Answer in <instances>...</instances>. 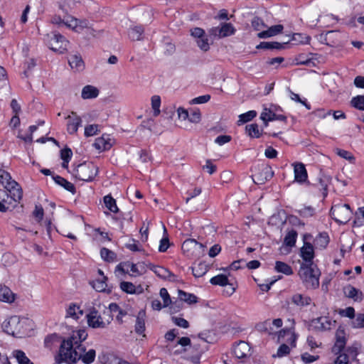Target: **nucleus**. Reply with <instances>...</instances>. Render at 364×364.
Segmentation results:
<instances>
[{"mask_svg": "<svg viewBox=\"0 0 364 364\" xmlns=\"http://www.w3.org/2000/svg\"><path fill=\"white\" fill-rule=\"evenodd\" d=\"M74 338H68L61 341L59 353L55 357V363L60 364L67 363L68 364H77L76 356L77 355V345L73 341Z\"/></svg>", "mask_w": 364, "mask_h": 364, "instance_id": "1", "label": "nucleus"}, {"mask_svg": "<svg viewBox=\"0 0 364 364\" xmlns=\"http://www.w3.org/2000/svg\"><path fill=\"white\" fill-rule=\"evenodd\" d=\"M320 272L314 264H301L299 274L308 288L316 289L319 286Z\"/></svg>", "mask_w": 364, "mask_h": 364, "instance_id": "2", "label": "nucleus"}, {"mask_svg": "<svg viewBox=\"0 0 364 364\" xmlns=\"http://www.w3.org/2000/svg\"><path fill=\"white\" fill-rule=\"evenodd\" d=\"M0 181L4 185L11 198L17 202L23 197V191L20 185L12 179L10 173L4 169H0Z\"/></svg>", "mask_w": 364, "mask_h": 364, "instance_id": "3", "label": "nucleus"}, {"mask_svg": "<svg viewBox=\"0 0 364 364\" xmlns=\"http://www.w3.org/2000/svg\"><path fill=\"white\" fill-rule=\"evenodd\" d=\"M98 174V167L92 162H85L79 164L74 170V175L80 181H92Z\"/></svg>", "mask_w": 364, "mask_h": 364, "instance_id": "4", "label": "nucleus"}, {"mask_svg": "<svg viewBox=\"0 0 364 364\" xmlns=\"http://www.w3.org/2000/svg\"><path fill=\"white\" fill-rule=\"evenodd\" d=\"M353 212L348 204H336L331 207L330 215L339 224H346L350 219Z\"/></svg>", "mask_w": 364, "mask_h": 364, "instance_id": "5", "label": "nucleus"}, {"mask_svg": "<svg viewBox=\"0 0 364 364\" xmlns=\"http://www.w3.org/2000/svg\"><path fill=\"white\" fill-rule=\"evenodd\" d=\"M69 41L59 33H53L50 40L48 42V46L50 50L58 53H64L68 48Z\"/></svg>", "mask_w": 364, "mask_h": 364, "instance_id": "6", "label": "nucleus"}, {"mask_svg": "<svg viewBox=\"0 0 364 364\" xmlns=\"http://www.w3.org/2000/svg\"><path fill=\"white\" fill-rule=\"evenodd\" d=\"M273 176L274 171L272 167L268 164H262L259 167L258 171L254 173L253 180L257 184H264L269 181Z\"/></svg>", "mask_w": 364, "mask_h": 364, "instance_id": "7", "label": "nucleus"}, {"mask_svg": "<svg viewBox=\"0 0 364 364\" xmlns=\"http://www.w3.org/2000/svg\"><path fill=\"white\" fill-rule=\"evenodd\" d=\"M2 328L5 333L13 336H18L21 328L19 317L17 316L10 317L3 323Z\"/></svg>", "mask_w": 364, "mask_h": 364, "instance_id": "8", "label": "nucleus"}, {"mask_svg": "<svg viewBox=\"0 0 364 364\" xmlns=\"http://www.w3.org/2000/svg\"><path fill=\"white\" fill-rule=\"evenodd\" d=\"M77 348V355L76 356V362L77 364H91L94 362L96 352L94 349H90L85 352V347L82 345H79Z\"/></svg>", "mask_w": 364, "mask_h": 364, "instance_id": "9", "label": "nucleus"}, {"mask_svg": "<svg viewBox=\"0 0 364 364\" xmlns=\"http://www.w3.org/2000/svg\"><path fill=\"white\" fill-rule=\"evenodd\" d=\"M147 267L150 270L153 271L160 278H162L164 279H168L171 282L176 280V276L171 272H170L168 269L164 267L154 265L151 263H149L147 264Z\"/></svg>", "mask_w": 364, "mask_h": 364, "instance_id": "10", "label": "nucleus"}, {"mask_svg": "<svg viewBox=\"0 0 364 364\" xmlns=\"http://www.w3.org/2000/svg\"><path fill=\"white\" fill-rule=\"evenodd\" d=\"M260 119L264 122V126L268 125V122L279 120L282 122L287 121V117L283 114H277L274 112V109L272 108H264L261 113Z\"/></svg>", "mask_w": 364, "mask_h": 364, "instance_id": "11", "label": "nucleus"}, {"mask_svg": "<svg viewBox=\"0 0 364 364\" xmlns=\"http://www.w3.org/2000/svg\"><path fill=\"white\" fill-rule=\"evenodd\" d=\"M203 247L204 245L197 242L195 239H187L183 242L181 250L187 257H191L196 250L198 248L203 249Z\"/></svg>", "mask_w": 364, "mask_h": 364, "instance_id": "12", "label": "nucleus"}, {"mask_svg": "<svg viewBox=\"0 0 364 364\" xmlns=\"http://www.w3.org/2000/svg\"><path fill=\"white\" fill-rule=\"evenodd\" d=\"M300 257L305 262L304 264H313L315 254L314 245L311 242H304L300 249Z\"/></svg>", "mask_w": 364, "mask_h": 364, "instance_id": "13", "label": "nucleus"}, {"mask_svg": "<svg viewBox=\"0 0 364 364\" xmlns=\"http://www.w3.org/2000/svg\"><path fill=\"white\" fill-rule=\"evenodd\" d=\"M97 311L93 308L90 312L86 315L87 323L89 326L97 328L105 327V323L102 321V318L100 315L97 314Z\"/></svg>", "mask_w": 364, "mask_h": 364, "instance_id": "14", "label": "nucleus"}, {"mask_svg": "<svg viewBox=\"0 0 364 364\" xmlns=\"http://www.w3.org/2000/svg\"><path fill=\"white\" fill-rule=\"evenodd\" d=\"M343 293L346 297L352 299L355 302H361L363 299V292L350 284L343 288Z\"/></svg>", "mask_w": 364, "mask_h": 364, "instance_id": "15", "label": "nucleus"}, {"mask_svg": "<svg viewBox=\"0 0 364 364\" xmlns=\"http://www.w3.org/2000/svg\"><path fill=\"white\" fill-rule=\"evenodd\" d=\"M294 180L295 181L303 183L307 181L308 174L306 167L302 163H296L294 164Z\"/></svg>", "mask_w": 364, "mask_h": 364, "instance_id": "16", "label": "nucleus"}, {"mask_svg": "<svg viewBox=\"0 0 364 364\" xmlns=\"http://www.w3.org/2000/svg\"><path fill=\"white\" fill-rule=\"evenodd\" d=\"M71 114L67 117L70 119L67 124V130L70 134H74L77 132L79 127L81 125L82 119L74 112H72Z\"/></svg>", "mask_w": 364, "mask_h": 364, "instance_id": "17", "label": "nucleus"}, {"mask_svg": "<svg viewBox=\"0 0 364 364\" xmlns=\"http://www.w3.org/2000/svg\"><path fill=\"white\" fill-rule=\"evenodd\" d=\"M336 341L332 348V350L336 354L340 353L346 346V339L345 337V332L343 330H337L336 333Z\"/></svg>", "mask_w": 364, "mask_h": 364, "instance_id": "18", "label": "nucleus"}, {"mask_svg": "<svg viewBox=\"0 0 364 364\" xmlns=\"http://www.w3.org/2000/svg\"><path fill=\"white\" fill-rule=\"evenodd\" d=\"M68 63L75 71H82L85 69V63L79 53L71 55L68 58Z\"/></svg>", "mask_w": 364, "mask_h": 364, "instance_id": "19", "label": "nucleus"}, {"mask_svg": "<svg viewBox=\"0 0 364 364\" xmlns=\"http://www.w3.org/2000/svg\"><path fill=\"white\" fill-rule=\"evenodd\" d=\"M284 29V26L281 24L272 26L266 31H262L257 33V37L259 38H267L272 37L281 33Z\"/></svg>", "mask_w": 364, "mask_h": 364, "instance_id": "20", "label": "nucleus"}, {"mask_svg": "<svg viewBox=\"0 0 364 364\" xmlns=\"http://www.w3.org/2000/svg\"><path fill=\"white\" fill-rule=\"evenodd\" d=\"M311 301L310 296L301 294H295L291 297V302L300 308L310 305Z\"/></svg>", "mask_w": 364, "mask_h": 364, "instance_id": "21", "label": "nucleus"}, {"mask_svg": "<svg viewBox=\"0 0 364 364\" xmlns=\"http://www.w3.org/2000/svg\"><path fill=\"white\" fill-rule=\"evenodd\" d=\"M314 328L318 331L330 330L332 326V321L327 317H318L312 321Z\"/></svg>", "mask_w": 364, "mask_h": 364, "instance_id": "22", "label": "nucleus"}, {"mask_svg": "<svg viewBox=\"0 0 364 364\" xmlns=\"http://www.w3.org/2000/svg\"><path fill=\"white\" fill-rule=\"evenodd\" d=\"M144 33V28L143 26H134L129 28L128 36L131 41H142Z\"/></svg>", "mask_w": 364, "mask_h": 364, "instance_id": "23", "label": "nucleus"}, {"mask_svg": "<svg viewBox=\"0 0 364 364\" xmlns=\"http://www.w3.org/2000/svg\"><path fill=\"white\" fill-rule=\"evenodd\" d=\"M145 311L144 310L139 311L136 316V323L134 326V331L139 335H142L145 331Z\"/></svg>", "mask_w": 364, "mask_h": 364, "instance_id": "24", "label": "nucleus"}, {"mask_svg": "<svg viewBox=\"0 0 364 364\" xmlns=\"http://www.w3.org/2000/svg\"><path fill=\"white\" fill-rule=\"evenodd\" d=\"M52 178L53 181L59 186L63 187L65 190L72 193L73 194L75 193L76 188L72 183L67 181L63 177L58 175H53Z\"/></svg>", "mask_w": 364, "mask_h": 364, "instance_id": "25", "label": "nucleus"}, {"mask_svg": "<svg viewBox=\"0 0 364 364\" xmlns=\"http://www.w3.org/2000/svg\"><path fill=\"white\" fill-rule=\"evenodd\" d=\"M288 42L284 43H279V42H261L259 45L256 46L257 49H265V50H282L286 48V45Z\"/></svg>", "mask_w": 364, "mask_h": 364, "instance_id": "26", "label": "nucleus"}, {"mask_svg": "<svg viewBox=\"0 0 364 364\" xmlns=\"http://www.w3.org/2000/svg\"><path fill=\"white\" fill-rule=\"evenodd\" d=\"M82 315L83 311L80 309L79 305L75 303H70L66 309V317L77 320Z\"/></svg>", "mask_w": 364, "mask_h": 364, "instance_id": "27", "label": "nucleus"}, {"mask_svg": "<svg viewBox=\"0 0 364 364\" xmlns=\"http://www.w3.org/2000/svg\"><path fill=\"white\" fill-rule=\"evenodd\" d=\"M348 353H341L335 360L336 364H348L349 357L355 358L357 356V350L355 348H349L347 349Z\"/></svg>", "mask_w": 364, "mask_h": 364, "instance_id": "28", "label": "nucleus"}, {"mask_svg": "<svg viewBox=\"0 0 364 364\" xmlns=\"http://www.w3.org/2000/svg\"><path fill=\"white\" fill-rule=\"evenodd\" d=\"M250 351L248 344L245 341H240L233 350L234 355L237 358H244L247 357V353Z\"/></svg>", "mask_w": 364, "mask_h": 364, "instance_id": "29", "label": "nucleus"}, {"mask_svg": "<svg viewBox=\"0 0 364 364\" xmlns=\"http://www.w3.org/2000/svg\"><path fill=\"white\" fill-rule=\"evenodd\" d=\"M329 237L327 232H323L319 233L314 240V245L316 248L321 250L325 249L329 243Z\"/></svg>", "mask_w": 364, "mask_h": 364, "instance_id": "30", "label": "nucleus"}, {"mask_svg": "<svg viewBox=\"0 0 364 364\" xmlns=\"http://www.w3.org/2000/svg\"><path fill=\"white\" fill-rule=\"evenodd\" d=\"M15 300V295L11 290L6 287L0 285V301L11 303Z\"/></svg>", "mask_w": 364, "mask_h": 364, "instance_id": "31", "label": "nucleus"}, {"mask_svg": "<svg viewBox=\"0 0 364 364\" xmlns=\"http://www.w3.org/2000/svg\"><path fill=\"white\" fill-rule=\"evenodd\" d=\"M95 147L100 151H106L109 150L112 144L110 142V139H109L108 136L106 137L103 135L102 137H99L95 140L94 143Z\"/></svg>", "mask_w": 364, "mask_h": 364, "instance_id": "32", "label": "nucleus"}, {"mask_svg": "<svg viewBox=\"0 0 364 364\" xmlns=\"http://www.w3.org/2000/svg\"><path fill=\"white\" fill-rule=\"evenodd\" d=\"M178 296L182 303L186 302L188 304H193L198 302V298L195 294L186 292L181 289L178 291Z\"/></svg>", "mask_w": 364, "mask_h": 364, "instance_id": "33", "label": "nucleus"}, {"mask_svg": "<svg viewBox=\"0 0 364 364\" xmlns=\"http://www.w3.org/2000/svg\"><path fill=\"white\" fill-rule=\"evenodd\" d=\"M99 95V90L92 85H86L82 88L81 96L83 99L95 98Z\"/></svg>", "mask_w": 364, "mask_h": 364, "instance_id": "34", "label": "nucleus"}, {"mask_svg": "<svg viewBox=\"0 0 364 364\" xmlns=\"http://www.w3.org/2000/svg\"><path fill=\"white\" fill-rule=\"evenodd\" d=\"M11 198V194L8 193L6 191L0 190V212L5 213L9 208V205L10 202H8V200Z\"/></svg>", "mask_w": 364, "mask_h": 364, "instance_id": "35", "label": "nucleus"}, {"mask_svg": "<svg viewBox=\"0 0 364 364\" xmlns=\"http://www.w3.org/2000/svg\"><path fill=\"white\" fill-rule=\"evenodd\" d=\"M236 29L230 23H223L221 24L220 31V38L234 35Z\"/></svg>", "mask_w": 364, "mask_h": 364, "instance_id": "36", "label": "nucleus"}, {"mask_svg": "<svg viewBox=\"0 0 364 364\" xmlns=\"http://www.w3.org/2000/svg\"><path fill=\"white\" fill-rule=\"evenodd\" d=\"M331 178L326 176H322L318 178V183L316 186L322 191L323 198H326L328 195V186L330 183Z\"/></svg>", "mask_w": 364, "mask_h": 364, "instance_id": "37", "label": "nucleus"}, {"mask_svg": "<svg viewBox=\"0 0 364 364\" xmlns=\"http://www.w3.org/2000/svg\"><path fill=\"white\" fill-rule=\"evenodd\" d=\"M297 235L296 230L292 229L289 231L284 239V245L290 247H294L296 244Z\"/></svg>", "mask_w": 364, "mask_h": 364, "instance_id": "38", "label": "nucleus"}, {"mask_svg": "<svg viewBox=\"0 0 364 364\" xmlns=\"http://www.w3.org/2000/svg\"><path fill=\"white\" fill-rule=\"evenodd\" d=\"M106 280L107 277L103 276V278L97 279L92 282H90V284L97 291L103 292L106 291V288L107 287Z\"/></svg>", "mask_w": 364, "mask_h": 364, "instance_id": "39", "label": "nucleus"}, {"mask_svg": "<svg viewBox=\"0 0 364 364\" xmlns=\"http://www.w3.org/2000/svg\"><path fill=\"white\" fill-rule=\"evenodd\" d=\"M87 337V333L85 329H80L78 331H74L73 335L69 338H74L73 341H75V345H82L81 343L84 341Z\"/></svg>", "mask_w": 364, "mask_h": 364, "instance_id": "40", "label": "nucleus"}, {"mask_svg": "<svg viewBox=\"0 0 364 364\" xmlns=\"http://www.w3.org/2000/svg\"><path fill=\"white\" fill-rule=\"evenodd\" d=\"M275 270L277 272H281L286 275H291L293 274L291 267L287 263L281 261L276 262Z\"/></svg>", "mask_w": 364, "mask_h": 364, "instance_id": "41", "label": "nucleus"}, {"mask_svg": "<svg viewBox=\"0 0 364 364\" xmlns=\"http://www.w3.org/2000/svg\"><path fill=\"white\" fill-rule=\"evenodd\" d=\"M210 282L213 285H218L221 287H225L229 284L228 277L223 274L212 277Z\"/></svg>", "mask_w": 364, "mask_h": 364, "instance_id": "42", "label": "nucleus"}, {"mask_svg": "<svg viewBox=\"0 0 364 364\" xmlns=\"http://www.w3.org/2000/svg\"><path fill=\"white\" fill-rule=\"evenodd\" d=\"M104 203L105 206L113 213H117L119 211V208H117L116 200L114 199L111 195H107L103 198Z\"/></svg>", "mask_w": 364, "mask_h": 364, "instance_id": "43", "label": "nucleus"}, {"mask_svg": "<svg viewBox=\"0 0 364 364\" xmlns=\"http://www.w3.org/2000/svg\"><path fill=\"white\" fill-rule=\"evenodd\" d=\"M120 289L123 291L130 294H139L141 292V291H138L136 287L129 282H122L120 283Z\"/></svg>", "mask_w": 364, "mask_h": 364, "instance_id": "44", "label": "nucleus"}, {"mask_svg": "<svg viewBox=\"0 0 364 364\" xmlns=\"http://www.w3.org/2000/svg\"><path fill=\"white\" fill-rule=\"evenodd\" d=\"M14 355L16 358V360L19 364H34L26 355L25 353L21 350H14Z\"/></svg>", "mask_w": 364, "mask_h": 364, "instance_id": "45", "label": "nucleus"}, {"mask_svg": "<svg viewBox=\"0 0 364 364\" xmlns=\"http://www.w3.org/2000/svg\"><path fill=\"white\" fill-rule=\"evenodd\" d=\"M350 105L358 110L364 111V95L353 97L350 100Z\"/></svg>", "mask_w": 364, "mask_h": 364, "instance_id": "46", "label": "nucleus"}, {"mask_svg": "<svg viewBox=\"0 0 364 364\" xmlns=\"http://www.w3.org/2000/svg\"><path fill=\"white\" fill-rule=\"evenodd\" d=\"M245 129L248 135L252 138H259L260 136V132L257 124H247L245 127Z\"/></svg>", "mask_w": 364, "mask_h": 364, "instance_id": "47", "label": "nucleus"}, {"mask_svg": "<svg viewBox=\"0 0 364 364\" xmlns=\"http://www.w3.org/2000/svg\"><path fill=\"white\" fill-rule=\"evenodd\" d=\"M125 247L127 249L129 250L132 252L144 251L142 245L140 244V242L134 239L129 240V242L125 244Z\"/></svg>", "mask_w": 364, "mask_h": 364, "instance_id": "48", "label": "nucleus"}, {"mask_svg": "<svg viewBox=\"0 0 364 364\" xmlns=\"http://www.w3.org/2000/svg\"><path fill=\"white\" fill-rule=\"evenodd\" d=\"M350 326L353 328H364V314L359 313L356 314L355 318L351 321Z\"/></svg>", "mask_w": 364, "mask_h": 364, "instance_id": "49", "label": "nucleus"}, {"mask_svg": "<svg viewBox=\"0 0 364 364\" xmlns=\"http://www.w3.org/2000/svg\"><path fill=\"white\" fill-rule=\"evenodd\" d=\"M102 258L107 262H113L116 258V254L106 247H102L100 250Z\"/></svg>", "mask_w": 364, "mask_h": 364, "instance_id": "50", "label": "nucleus"}, {"mask_svg": "<svg viewBox=\"0 0 364 364\" xmlns=\"http://www.w3.org/2000/svg\"><path fill=\"white\" fill-rule=\"evenodd\" d=\"M257 116V112L255 110L248 111L246 113L242 114L239 116L238 122L240 124H245L251 121L253 118Z\"/></svg>", "mask_w": 364, "mask_h": 364, "instance_id": "51", "label": "nucleus"}, {"mask_svg": "<svg viewBox=\"0 0 364 364\" xmlns=\"http://www.w3.org/2000/svg\"><path fill=\"white\" fill-rule=\"evenodd\" d=\"M171 314H176L183 308V303L178 299L175 301H171L169 306Z\"/></svg>", "mask_w": 364, "mask_h": 364, "instance_id": "52", "label": "nucleus"}, {"mask_svg": "<svg viewBox=\"0 0 364 364\" xmlns=\"http://www.w3.org/2000/svg\"><path fill=\"white\" fill-rule=\"evenodd\" d=\"M298 213L303 218L312 217L315 214V209L311 206H306L298 210Z\"/></svg>", "mask_w": 364, "mask_h": 364, "instance_id": "53", "label": "nucleus"}, {"mask_svg": "<svg viewBox=\"0 0 364 364\" xmlns=\"http://www.w3.org/2000/svg\"><path fill=\"white\" fill-rule=\"evenodd\" d=\"M338 314L341 316L348 317L351 319L355 318V317L356 316L355 309L352 306L347 307L345 309H340L338 311Z\"/></svg>", "mask_w": 364, "mask_h": 364, "instance_id": "54", "label": "nucleus"}, {"mask_svg": "<svg viewBox=\"0 0 364 364\" xmlns=\"http://www.w3.org/2000/svg\"><path fill=\"white\" fill-rule=\"evenodd\" d=\"M159 294L164 301L163 306L168 307L171 303V296H170L167 289L166 288H161L160 289Z\"/></svg>", "mask_w": 364, "mask_h": 364, "instance_id": "55", "label": "nucleus"}, {"mask_svg": "<svg viewBox=\"0 0 364 364\" xmlns=\"http://www.w3.org/2000/svg\"><path fill=\"white\" fill-rule=\"evenodd\" d=\"M73 156L72 150L68 147H65L60 151V158L65 163H69Z\"/></svg>", "mask_w": 364, "mask_h": 364, "instance_id": "56", "label": "nucleus"}, {"mask_svg": "<svg viewBox=\"0 0 364 364\" xmlns=\"http://www.w3.org/2000/svg\"><path fill=\"white\" fill-rule=\"evenodd\" d=\"M59 338L60 336L56 333L48 335L44 339V345L47 348H50L55 342L58 341Z\"/></svg>", "mask_w": 364, "mask_h": 364, "instance_id": "57", "label": "nucleus"}, {"mask_svg": "<svg viewBox=\"0 0 364 364\" xmlns=\"http://www.w3.org/2000/svg\"><path fill=\"white\" fill-rule=\"evenodd\" d=\"M252 26L256 31H261L267 26L264 23L263 20L257 16L254 17L252 20Z\"/></svg>", "mask_w": 364, "mask_h": 364, "instance_id": "58", "label": "nucleus"}, {"mask_svg": "<svg viewBox=\"0 0 364 364\" xmlns=\"http://www.w3.org/2000/svg\"><path fill=\"white\" fill-rule=\"evenodd\" d=\"M171 319L173 322L179 327L183 328H188L189 327L188 321L183 318L173 316Z\"/></svg>", "mask_w": 364, "mask_h": 364, "instance_id": "59", "label": "nucleus"}, {"mask_svg": "<svg viewBox=\"0 0 364 364\" xmlns=\"http://www.w3.org/2000/svg\"><path fill=\"white\" fill-rule=\"evenodd\" d=\"M196 43L198 46L203 51H207L210 48L208 40L204 36L197 39Z\"/></svg>", "mask_w": 364, "mask_h": 364, "instance_id": "60", "label": "nucleus"}, {"mask_svg": "<svg viewBox=\"0 0 364 364\" xmlns=\"http://www.w3.org/2000/svg\"><path fill=\"white\" fill-rule=\"evenodd\" d=\"M98 125L97 124H90L87 125L85 128V136H92L97 133Z\"/></svg>", "mask_w": 364, "mask_h": 364, "instance_id": "61", "label": "nucleus"}, {"mask_svg": "<svg viewBox=\"0 0 364 364\" xmlns=\"http://www.w3.org/2000/svg\"><path fill=\"white\" fill-rule=\"evenodd\" d=\"M290 353V348L287 344H282L277 352V355H273L274 357L277 356L279 358L284 357L288 355Z\"/></svg>", "mask_w": 364, "mask_h": 364, "instance_id": "62", "label": "nucleus"}, {"mask_svg": "<svg viewBox=\"0 0 364 364\" xmlns=\"http://www.w3.org/2000/svg\"><path fill=\"white\" fill-rule=\"evenodd\" d=\"M301 358L302 361L305 363H311L314 361L318 360L319 359V356L318 355H312L308 353H304L301 354Z\"/></svg>", "mask_w": 364, "mask_h": 364, "instance_id": "63", "label": "nucleus"}, {"mask_svg": "<svg viewBox=\"0 0 364 364\" xmlns=\"http://www.w3.org/2000/svg\"><path fill=\"white\" fill-rule=\"evenodd\" d=\"M33 214L38 222H41L43 220L44 215V210L43 207L41 205H36Z\"/></svg>", "mask_w": 364, "mask_h": 364, "instance_id": "64", "label": "nucleus"}]
</instances>
